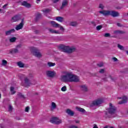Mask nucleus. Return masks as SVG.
<instances>
[{
    "label": "nucleus",
    "mask_w": 128,
    "mask_h": 128,
    "mask_svg": "<svg viewBox=\"0 0 128 128\" xmlns=\"http://www.w3.org/2000/svg\"><path fill=\"white\" fill-rule=\"evenodd\" d=\"M116 108L112 106V103L110 104V108L104 112V118H116Z\"/></svg>",
    "instance_id": "nucleus-1"
},
{
    "label": "nucleus",
    "mask_w": 128,
    "mask_h": 128,
    "mask_svg": "<svg viewBox=\"0 0 128 128\" xmlns=\"http://www.w3.org/2000/svg\"><path fill=\"white\" fill-rule=\"evenodd\" d=\"M61 78L64 82H80V77L70 73L62 76Z\"/></svg>",
    "instance_id": "nucleus-2"
},
{
    "label": "nucleus",
    "mask_w": 128,
    "mask_h": 128,
    "mask_svg": "<svg viewBox=\"0 0 128 128\" xmlns=\"http://www.w3.org/2000/svg\"><path fill=\"white\" fill-rule=\"evenodd\" d=\"M59 48L63 52H66V54H72L74 52H78V50L75 47L70 46H66L64 44H61L59 46Z\"/></svg>",
    "instance_id": "nucleus-3"
},
{
    "label": "nucleus",
    "mask_w": 128,
    "mask_h": 128,
    "mask_svg": "<svg viewBox=\"0 0 128 128\" xmlns=\"http://www.w3.org/2000/svg\"><path fill=\"white\" fill-rule=\"evenodd\" d=\"M99 14H103L104 16H113V18H116V16H120V13L118 12H116L114 10H102L99 11Z\"/></svg>",
    "instance_id": "nucleus-4"
},
{
    "label": "nucleus",
    "mask_w": 128,
    "mask_h": 128,
    "mask_svg": "<svg viewBox=\"0 0 128 128\" xmlns=\"http://www.w3.org/2000/svg\"><path fill=\"white\" fill-rule=\"evenodd\" d=\"M31 52L33 56H36V58H42V54H40V50H38V48L32 47L31 48Z\"/></svg>",
    "instance_id": "nucleus-5"
},
{
    "label": "nucleus",
    "mask_w": 128,
    "mask_h": 128,
    "mask_svg": "<svg viewBox=\"0 0 128 128\" xmlns=\"http://www.w3.org/2000/svg\"><path fill=\"white\" fill-rule=\"evenodd\" d=\"M104 102V100L102 99H99L94 101H93L92 103L90 104V108H94V106H96L102 104Z\"/></svg>",
    "instance_id": "nucleus-6"
},
{
    "label": "nucleus",
    "mask_w": 128,
    "mask_h": 128,
    "mask_svg": "<svg viewBox=\"0 0 128 128\" xmlns=\"http://www.w3.org/2000/svg\"><path fill=\"white\" fill-rule=\"evenodd\" d=\"M23 86L25 88H28V86H30L31 84H36V83L32 84L30 82V80L28 78H24V84H22Z\"/></svg>",
    "instance_id": "nucleus-7"
},
{
    "label": "nucleus",
    "mask_w": 128,
    "mask_h": 128,
    "mask_svg": "<svg viewBox=\"0 0 128 128\" xmlns=\"http://www.w3.org/2000/svg\"><path fill=\"white\" fill-rule=\"evenodd\" d=\"M58 120V117H52L50 120V122L51 124H60L62 122V120Z\"/></svg>",
    "instance_id": "nucleus-8"
},
{
    "label": "nucleus",
    "mask_w": 128,
    "mask_h": 128,
    "mask_svg": "<svg viewBox=\"0 0 128 128\" xmlns=\"http://www.w3.org/2000/svg\"><path fill=\"white\" fill-rule=\"evenodd\" d=\"M50 24L53 26V28H60V30H62V32H64V28L60 24L54 21H51Z\"/></svg>",
    "instance_id": "nucleus-9"
},
{
    "label": "nucleus",
    "mask_w": 128,
    "mask_h": 128,
    "mask_svg": "<svg viewBox=\"0 0 128 128\" xmlns=\"http://www.w3.org/2000/svg\"><path fill=\"white\" fill-rule=\"evenodd\" d=\"M56 73L54 71H52V70L46 71V76L48 78H54V76H56Z\"/></svg>",
    "instance_id": "nucleus-10"
},
{
    "label": "nucleus",
    "mask_w": 128,
    "mask_h": 128,
    "mask_svg": "<svg viewBox=\"0 0 128 128\" xmlns=\"http://www.w3.org/2000/svg\"><path fill=\"white\" fill-rule=\"evenodd\" d=\"M118 100H122L118 102V104H126V102H128V97L126 96H124L122 98L118 97Z\"/></svg>",
    "instance_id": "nucleus-11"
},
{
    "label": "nucleus",
    "mask_w": 128,
    "mask_h": 128,
    "mask_svg": "<svg viewBox=\"0 0 128 128\" xmlns=\"http://www.w3.org/2000/svg\"><path fill=\"white\" fill-rule=\"evenodd\" d=\"M24 18L22 19L21 22L16 26V30H22V28H24Z\"/></svg>",
    "instance_id": "nucleus-12"
},
{
    "label": "nucleus",
    "mask_w": 128,
    "mask_h": 128,
    "mask_svg": "<svg viewBox=\"0 0 128 128\" xmlns=\"http://www.w3.org/2000/svg\"><path fill=\"white\" fill-rule=\"evenodd\" d=\"M21 6H25L27 8H32V4L30 3H28L27 1H24L21 3Z\"/></svg>",
    "instance_id": "nucleus-13"
},
{
    "label": "nucleus",
    "mask_w": 128,
    "mask_h": 128,
    "mask_svg": "<svg viewBox=\"0 0 128 128\" xmlns=\"http://www.w3.org/2000/svg\"><path fill=\"white\" fill-rule=\"evenodd\" d=\"M22 18L20 16L18 15H16L14 17L12 18V20L13 22H18V20H20Z\"/></svg>",
    "instance_id": "nucleus-14"
},
{
    "label": "nucleus",
    "mask_w": 128,
    "mask_h": 128,
    "mask_svg": "<svg viewBox=\"0 0 128 128\" xmlns=\"http://www.w3.org/2000/svg\"><path fill=\"white\" fill-rule=\"evenodd\" d=\"M14 32H16V30L14 28L12 29H10L9 30H7L5 32V34L6 36H10V34H12Z\"/></svg>",
    "instance_id": "nucleus-15"
},
{
    "label": "nucleus",
    "mask_w": 128,
    "mask_h": 128,
    "mask_svg": "<svg viewBox=\"0 0 128 128\" xmlns=\"http://www.w3.org/2000/svg\"><path fill=\"white\" fill-rule=\"evenodd\" d=\"M66 112L68 114V116H74V112L70 109H67Z\"/></svg>",
    "instance_id": "nucleus-16"
},
{
    "label": "nucleus",
    "mask_w": 128,
    "mask_h": 128,
    "mask_svg": "<svg viewBox=\"0 0 128 128\" xmlns=\"http://www.w3.org/2000/svg\"><path fill=\"white\" fill-rule=\"evenodd\" d=\"M68 0H63L62 5L60 8V10H64L66 8V6H68Z\"/></svg>",
    "instance_id": "nucleus-17"
},
{
    "label": "nucleus",
    "mask_w": 128,
    "mask_h": 128,
    "mask_svg": "<svg viewBox=\"0 0 128 128\" xmlns=\"http://www.w3.org/2000/svg\"><path fill=\"white\" fill-rule=\"evenodd\" d=\"M80 88H81L83 92H88V86L86 85H82L80 86Z\"/></svg>",
    "instance_id": "nucleus-18"
},
{
    "label": "nucleus",
    "mask_w": 128,
    "mask_h": 128,
    "mask_svg": "<svg viewBox=\"0 0 128 128\" xmlns=\"http://www.w3.org/2000/svg\"><path fill=\"white\" fill-rule=\"evenodd\" d=\"M76 110H78V112H82V114L86 113V110L80 107L76 106Z\"/></svg>",
    "instance_id": "nucleus-19"
},
{
    "label": "nucleus",
    "mask_w": 128,
    "mask_h": 128,
    "mask_svg": "<svg viewBox=\"0 0 128 128\" xmlns=\"http://www.w3.org/2000/svg\"><path fill=\"white\" fill-rule=\"evenodd\" d=\"M114 34H126V32L120 30H116L114 31Z\"/></svg>",
    "instance_id": "nucleus-20"
},
{
    "label": "nucleus",
    "mask_w": 128,
    "mask_h": 128,
    "mask_svg": "<svg viewBox=\"0 0 128 128\" xmlns=\"http://www.w3.org/2000/svg\"><path fill=\"white\" fill-rule=\"evenodd\" d=\"M56 20L60 22H64V18L62 16H57L56 17Z\"/></svg>",
    "instance_id": "nucleus-21"
},
{
    "label": "nucleus",
    "mask_w": 128,
    "mask_h": 128,
    "mask_svg": "<svg viewBox=\"0 0 128 128\" xmlns=\"http://www.w3.org/2000/svg\"><path fill=\"white\" fill-rule=\"evenodd\" d=\"M40 18H42V14L40 13H38L36 15V16L35 18V21L38 22V20H40Z\"/></svg>",
    "instance_id": "nucleus-22"
},
{
    "label": "nucleus",
    "mask_w": 128,
    "mask_h": 128,
    "mask_svg": "<svg viewBox=\"0 0 128 128\" xmlns=\"http://www.w3.org/2000/svg\"><path fill=\"white\" fill-rule=\"evenodd\" d=\"M56 108V104L54 102H52V107H51V110H54Z\"/></svg>",
    "instance_id": "nucleus-23"
},
{
    "label": "nucleus",
    "mask_w": 128,
    "mask_h": 128,
    "mask_svg": "<svg viewBox=\"0 0 128 128\" xmlns=\"http://www.w3.org/2000/svg\"><path fill=\"white\" fill-rule=\"evenodd\" d=\"M48 30H49V32H52V34H60V32H58V31H56V30H54L53 29H52V28H49Z\"/></svg>",
    "instance_id": "nucleus-24"
},
{
    "label": "nucleus",
    "mask_w": 128,
    "mask_h": 128,
    "mask_svg": "<svg viewBox=\"0 0 128 128\" xmlns=\"http://www.w3.org/2000/svg\"><path fill=\"white\" fill-rule=\"evenodd\" d=\"M17 66H18L19 68H24V64L22 62H17Z\"/></svg>",
    "instance_id": "nucleus-25"
},
{
    "label": "nucleus",
    "mask_w": 128,
    "mask_h": 128,
    "mask_svg": "<svg viewBox=\"0 0 128 128\" xmlns=\"http://www.w3.org/2000/svg\"><path fill=\"white\" fill-rule=\"evenodd\" d=\"M48 66H49V68H50L52 66H56V63H53L52 62H48Z\"/></svg>",
    "instance_id": "nucleus-26"
},
{
    "label": "nucleus",
    "mask_w": 128,
    "mask_h": 128,
    "mask_svg": "<svg viewBox=\"0 0 128 128\" xmlns=\"http://www.w3.org/2000/svg\"><path fill=\"white\" fill-rule=\"evenodd\" d=\"M10 90L12 94H14L16 91L14 90V86H11L10 88Z\"/></svg>",
    "instance_id": "nucleus-27"
},
{
    "label": "nucleus",
    "mask_w": 128,
    "mask_h": 128,
    "mask_svg": "<svg viewBox=\"0 0 128 128\" xmlns=\"http://www.w3.org/2000/svg\"><path fill=\"white\" fill-rule=\"evenodd\" d=\"M77 25L78 22H70V26H76Z\"/></svg>",
    "instance_id": "nucleus-28"
},
{
    "label": "nucleus",
    "mask_w": 128,
    "mask_h": 128,
    "mask_svg": "<svg viewBox=\"0 0 128 128\" xmlns=\"http://www.w3.org/2000/svg\"><path fill=\"white\" fill-rule=\"evenodd\" d=\"M18 50L14 48L12 50L11 54H18Z\"/></svg>",
    "instance_id": "nucleus-29"
},
{
    "label": "nucleus",
    "mask_w": 128,
    "mask_h": 128,
    "mask_svg": "<svg viewBox=\"0 0 128 128\" xmlns=\"http://www.w3.org/2000/svg\"><path fill=\"white\" fill-rule=\"evenodd\" d=\"M118 48H120V50H124V46L120 44H118Z\"/></svg>",
    "instance_id": "nucleus-30"
},
{
    "label": "nucleus",
    "mask_w": 128,
    "mask_h": 128,
    "mask_svg": "<svg viewBox=\"0 0 128 128\" xmlns=\"http://www.w3.org/2000/svg\"><path fill=\"white\" fill-rule=\"evenodd\" d=\"M16 40V37H13L10 39V42H14Z\"/></svg>",
    "instance_id": "nucleus-31"
},
{
    "label": "nucleus",
    "mask_w": 128,
    "mask_h": 128,
    "mask_svg": "<svg viewBox=\"0 0 128 128\" xmlns=\"http://www.w3.org/2000/svg\"><path fill=\"white\" fill-rule=\"evenodd\" d=\"M109 77L112 82H116V80H118L116 77H112L110 76Z\"/></svg>",
    "instance_id": "nucleus-32"
},
{
    "label": "nucleus",
    "mask_w": 128,
    "mask_h": 128,
    "mask_svg": "<svg viewBox=\"0 0 128 128\" xmlns=\"http://www.w3.org/2000/svg\"><path fill=\"white\" fill-rule=\"evenodd\" d=\"M43 12H44L45 14H48V12H50V10L47 8V9H45L44 10H42Z\"/></svg>",
    "instance_id": "nucleus-33"
},
{
    "label": "nucleus",
    "mask_w": 128,
    "mask_h": 128,
    "mask_svg": "<svg viewBox=\"0 0 128 128\" xmlns=\"http://www.w3.org/2000/svg\"><path fill=\"white\" fill-rule=\"evenodd\" d=\"M102 25H99L96 27V30H102Z\"/></svg>",
    "instance_id": "nucleus-34"
},
{
    "label": "nucleus",
    "mask_w": 128,
    "mask_h": 128,
    "mask_svg": "<svg viewBox=\"0 0 128 128\" xmlns=\"http://www.w3.org/2000/svg\"><path fill=\"white\" fill-rule=\"evenodd\" d=\"M18 96H19V98H24V99L26 98V97H24V96L22 93H19L18 94Z\"/></svg>",
    "instance_id": "nucleus-35"
},
{
    "label": "nucleus",
    "mask_w": 128,
    "mask_h": 128,
    "mask_svg": "<svg viewBox=\"0 0 128 128\" xmlns=\"http://www.w3.org/2000/svg\"><path fill=\"white\" fill-rule=\"evenodd\" d=\"M8 64V62L6 60H2V66H6Z\"/></svg>",
    "instance_id": "nucleus-36"
},
{
    "label": "nucleus",
    "mask_w": 128,
    "mask_h": 128,
    "mask_svg": "<svg viewBox=\"0 0 128 128\" xmlns=\"http://www.w3.org/2000/svg\"><path fill=\"white\" fill-rule=\"evenodd\" d=\"M61 90L62 92H66V86H64L62 88Z\"/></svg>",
    "instance_id": "nucleus-37"
},
{
    "label": "nucleus",
    "mask_w": 128,
    "mask_h": 128,
    "mask_svg": "<svg viewBox=\"0 0 128 128\" xmlns=\"http://www.w3.org/2000/svg\"><path fill=\"white\" fill-rule=\"evenodd\" d=\"M99 68H102V66H104V63L100 62V64H97Z\"/></svg>",
    "instance_id": "nucleus-38"
},
{
    "label": "nucleus",
    "mask_w": 128,
    "mask_h": 128,
    "mask_svg": "<svg viewBox=\"0 0 128 128\" xmlns=\"http://www.w3.org/2000/svg\"><path fill=\"white\" fill-rule=\"evenodd\" d=\"M104 36H105V38H108L110 36V33H106L104 34Z\"/></svg>",
    "instance_id": "nucleus-39"
},
{
    "label": "nucleus",
    "mask_w": 128,
    "mask_h": 128,
    "mask_svg": "<svg viewBox=\"0 0 128 128\" xmlns=\"http://www.w3.org/2000/svg\"><path fill=\"white\" fill-rule=\"evenodd\" d=\"M99 8H101L102 10H104V5H102V4H100Z\"/></svg>",
    "instance_id": "nucleus-40"
},
{
    "label": "nucleus",
    "mask_w": 128,
    "mask_h": 128,
    "mask_svg": "<svg viewBox=\"0 0 128 128\" xmlns=\"http://www.w3.org/2000/svg\"><path fill=\"white\" fill-rule=\"evenodd\" d=\"M8 110L9 112L12 111V105H9Z\"/></svg>",
    "instance_id": "nucleus-41"
},
{
    "label": "nucleus",
    "mask_w": 128,
    "mask_h": 128,
    "mask_svg": "<svg viewBox=\"0 0 128 128\" xmlns=\"http://www.w3.org/2000/svg\"><path fill=\"white\" fill-rule=\"evenodd\" d=\"M8 6V4H5L4 6H2V8H4V10H6V6Z\"/></svg>",
    "instance_id": "nucleus-42"
},
{
    "label": "nucleus",
    "mask_w": 128,
    "mask_h": 128,
    "mask_svg": "<svg viewBox=\"0 0 128 128\" xmlns=\"http://www.w3.org/2000/svg\"><path fill=\"white\" fill-rule=\"evenodd\" d=\"M90 22H91L93 26H96V22H94V21H92Z\"/></svg>",
    "instance_id": "nucleus-43"
},
{
    "label": "nucleus",
    "mask_w": 128,
    "mask_h": 128,
    "mask_svg": "<svg viewBox=\"0 0 128 128\" xmlns=\"http://www.w3.org/2000/svg\"><path fill=\"white\" fill-rule=\"evenodd\" d=\"M28 110H30V107L29 106L26 107L25 108V112H28Z\"/></svg>",
    "instance_id": "nucleus-44"
},
{
    "label": "nucleus",
    "mask_w": 128,
    "mask_h": 128,
    "mask_svg": "<svg viewBox=\"0 0 128 128\" xmlns=\"http://www.w3.org/2000/svg\"><path fill=\"white\" fill-rule=\"evenodd\" d=\"M70 128H78L77 126H76L74 125H72L69 126Z\"/></svg>",
    "instance_id": "nucleus-45"
},
{
    "label": "nucleus",
    "mask_w": 128,
    "mask_h": 128,
    "mask_svg": "<svg viewBox=\"0 0 128 128\" xmlns=\"http://www.w3.org/2000/svg\"><path fill=\"white\" fill-rule=\"evenodd\" d=\"M53 4H56V2H58L60 0H52Z\"/></svg>",
    "instance_id": "nucleus-46"
},
{
    "label": "nucleus",
    "mask_w": 128,
    "mask_h": 128,
    "mask_svg": "<svg viewBox=\"0 0 128 128\" xmlns=\"http://www.w3.org/2000/svg\"><path fill=\"white\" fill-rule=\"evenodd\" d=\"M99 72L100 74H104V69H101L100 71Z\"/></svg>",
    "instance_id": "nucleus-47"
},
{
    "label": "nucleus",
    "mask_w": 128,
    "mask_h": 128,
    "mask_svg": "<svg viewBox=\"0 0 128 128\" xmlns=\"http://www.w3.org/2000/svg\"><path fill=\"white\" fill-rule=\"evenodd\" d=\"M112 60H114V62H118V58H116V57H114L112 58Z\"/></svg>",
    "instance_id": "nucleus-48"
},
{
    "label": "nucleus",
    "mask_w": 128,
    "mask_h": 128,
    "mask_svg": "<svg viewBox=\"0 0 128 128\" xmlns=\"http://www.w3.org/2000/svg\"><path fill=\"white\" fill-rule=\"evenodd\" d=\"M102 80L104 82H108V78H103Z\"/></svg>",
    "instance_id": "nucleus-49"
},
{
    "label": "nucleus",
    "mask_w": 128,
    "mask_h": 128,
    "mask_svg": "<svg viewBox=\"0 0 128 128\" xmlns=\"http://www.w3.org/2000/svg\"><path fill=\"white\" fill-rule=\"evenodd\" d=\"M116 25L118 26H120V27L122 26V25L120 23H117Z\"/></svg>",
    "instance_id": "nucleus-50"
},
{
    "label": "nucleus",
    "mask_w": 128,
    "mask_h": 128,
    "mask_svg": "<svg viewBox=\"0 0 128 128\" xmlns=\"http://www.w3.org/2000/svg\"><path fill=\"white\" fill-rule=\"evenodd\" d=\"M97 74V73H94L92 74V76H96Z\"/></svg>",
    "instance_id": "nucleus-51"
},
{
    "label": "nucleus",
    "mask_w": 128,
    "mask_h": 128,
    "mask_svg": "<svg viewBox=\"0 0 128 128\" xmlns=\"http://www.w3.org/2000/svg\"><path fill=\"white\" fill-rule=\"evenodd\" d=\"M16 48H22V45L20 44V45H18L16 46Z\"/></svg>",
    "instance_id": "nucleus-52"
},
{
    "label": "nucleus",
    "mask_w": 128,
    "mask_h": 128,
    "mask_svg": "<svg viewBox=\"0 0 128 128\" xmlns=\"http://www.w3.org/2000/svg\"><path fill=\"white\" fill-rule=\"evenodd\" d=\"M93 128H98V127L96 124H94V126L93 127Z\"/></svg>",
    "instance_id": "nucleus-53"
},
{
    "label": "nucleus",
    "mask_w": 128,
    "mask_h": 128,
    "mask_svg": "<svg viewBox=\"0 0 128 128\" xmlns=\"http://www.w3.org/2000/svg\"><path fill=\"white\" fill-rule=\"evenodd\" d=\"M16 120H20V118L19 117H17V118H16Z\"/></svg>",
    "instance_id": "nucleus-54"
},
{
    "label": "nucleus",
    "mask_w": 128,
    "mask_h": 128,
    "mask_svg": "<svg viewBox=\"0 0 128 128\" xmlns=\"http://www.w3.org/2000/svg\"><path fill=\"white\" fill-rule=\"evenodd\" d=\"M76 124H80V120H76Z\"/></svg>",
    "instance_id": "nucleus-55"
},
{
    "label": "nucleus",
    "mask_w": 128,
    "mask_h": 128,
    "mask_svg": "<svg viewBox=\"0 0 128 128\" xmlns=\"http://www.w3.org/2000/svg\"><path fill=\"white\" fill-rule=\"evenodd\" d=\"M35 32L36 34H38V30H35Z\"/></svg>",
    "instance_id": "nucleus-56"
},
{
    "label": "nucleus",
    "mask_w": 128,
    "mask_h": 128,
    "mask_svg": "<svg viewBox=\"0 0 128 128\" xmlns=\"http://www.w3.org/2000/svg\"><path fill=\"white\" fill-rule=\"evenodd\" d=\"M120 8H120V7H118V8H117V9H118V10H120Z\"/></svg>",
    "instance_id": "nucleus-57"
},
{
    "label": "nucleus",
    "mask_w": 128,
    "mask_h": 128,
    "mask_svg": "<svg viewBox=\"0 0 128 128\" xmlns=\"http://www.w3.org/2000/svg\"><path fill=\"white\" fill-rule=\"evenodd\" d=\"M2 98V94H0V98Z\"/></svg>",
    "instance_id": "nucleus-58"
},
{
    "label": "nucleus",
    "mask_w": 128,
    "mask_h": 128,
    "mask_svg": "<svg viewBox=\"0 0 128 128\" xmlns=\"http://www.w3.org/2000/svg\"><path fill=\"white\" fill-rule=\"evenodd\" d=\"M110 128H114V126L110 127Z\"/></svg>",
    "instance_id": "nucleus-59"
},
{
    "label": "nucleus",
    "mask_w": 128,
    "mask_h": 128,
    "mask_svg": "<svg viewBox=\"0 0 128 128\" xmlns=\"http://www.w3.org/2000/svg\"><path fill=\"white\" fill-rule=\"evenodd\" d=\"M38 0V2H40V0Z\"/></svg>",
    "instance_id": "nucleus-60"
},
{
    "label": "nucleus",
    "mask_w": 128,
    "mask_h": 128,
    "mask_svg": "<svg viewBox=\"0 0 128 128\" xmlns=\"http://www.w3.org/2000/svg\"><path fill=\"white\" fill-rule=\"evenodd\" d=\"M0 12H2V9H0Z\"/></svg>",
    "instance_id": "nucleus-61"
},
{
    "label": "nucleus",
    "mask_w": 128,
    "mask_h": 128,
    "mask_svg": "<svg viewBox=\"0 0 128 128\" xmlns=\"http://www.w3.org/2000/svg\"><path fill=\"white\" fill-rule=\"evenodd\" d=\"M119 128H122V127H120Z\"/></svg>",
    "instance_id": "nucleus-62"
},
{
    "label": "nucleus",
    "mask_w": 128,
    "mask_h": 128,
    "mask_svg": "<svg viewBox=\"0 0 128 128\" xmlns=\"http://www.w3.org/2000/svg\"><path fill=\"white\" fill-rule=\"evenodd\" d=\"M127 16H128V14H127Z\"/></svg>",
    "instance_id": "nucleus-63"
},
{
    "label": "nucleus",
    "mask_w": 128,
    "mask_h": 128,
    "mask_svg": "<svg viewBox=\"0 0 128 128\" xmlns=\"http://www.w3.org/2000/svg\"><path fill=\"white\" fill-rule=\"evenodd\" d=\"M36 94H38L36 93Z\"/></svg>",
    "instance_id": "nucleus-64"
}]
</instances>
